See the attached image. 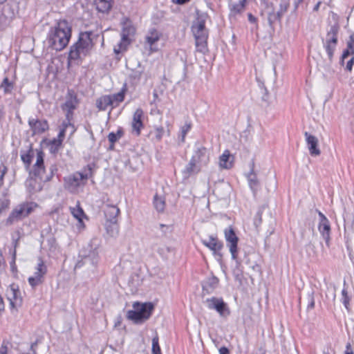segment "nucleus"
<instances>
[{
	"label": "nucleus",
	"mask_w": 354,
	"mask_h": 354,
	"mask_svg": "<svg viewBox=\"0 0 354 354\" xmlns=\"http://www.w3.org/2000/svg\"><path fill=\"white\" fill-rule=\"evenodd\" d=\"M210 281H211V284L214 286H216L218 283V279L215 277H212L210 279Z\"/></svg>",
	"instance_id": "54"
},
{
	"label": "nucleus",
	"mask_w": 354,
	"mask_h": 354,
	"mask_svg": "<svg viewBox=\"0 0 354 354\" xmlns=\"http://www.w3.org/2000/svg\"><path fill=\"white\" fill-rule=\"evenodd\" d=\"M33 182H36V179H34V180H33V179H30V180H29V183H30V185H31V183H33Z\"/></svg>",
	"instance_id": "61"
},
{
	"label": "nucleus",
	"mask_w": 354,
	"mask_h": 354,
	"mask_svg": "<svg viewBox=\"0 0 354 354\" xmlns=\"http://www.w3.org/2000/svg\"><path fill=\"white\" fill-rule=\"evenodd\" d=\"M224 187H225V189L226 190H227V191H228V190L230 189V187H229V186H228L227 185H224Z\"/></svg>",
	"instance_id": "62"
},
{
	"label": "nucleus",
	"mask_w": 354,
	"mask_h": 354,
	"mask_svg": "<svg viewBox=\"0 0 354 354\" xmlns=\"http://www.w3.org/2000/svg\"><path fill=\"white\" fill-rule=\"evenodd\" d=\"M164 129L162 127H158L155 129V137L158 141H160L163 136Z\"/></svg>",
	"instance_id": "43"
},
{
	"label": "nucleus",
	"mask_w": 354,
	"mask_h": 354,
	"mask_svg": "<svg viewBox=\"0 0 354 354\" xmlns=\"http://www.w3.org/2000/svg\"><path fill=\"white\" fill-rule=\"evenodd\" d=\"M98 37L93 31L81 32L77 41L71 47L69 59H82L88 55L94 46V39Z\"/></svg>",
	"instance_id": "2"
},
{
	"label": "nucleus",
	"mask_w": 354,
	"mask_h": 354,
	"mask_svg": "<svg viewBox=\"0 0 354 354\" xmlns=\"http://www.w3.org/2000/svg\"><path fill=\"white\" fill-rule=\"evenodd\" d=\"M192 30L195 37L197 50L205 53L207 50V41L208 38V32L205 28V16L201 15L196 19L192 26Z\"/></svg>",
	"instance_id": "4"
},
{
	"label": "nucleus",
	"mask_w": 354,
	"mask_h": 354,
	"mask_svg": "<svg viewBox=\"0 0 354 354\" xmlns=\"http://www.w3.org/2000/svg\"><path fill=\"white\" fill-rule=\"evenodd\" d=\"M144 116V112L141 109H137L133 115L131 127L133 133L136 136L140 134L141 129L143 127L142 118Z\"/></svg>",
	"instance_id": "19"
},
{
	"label": "nucleus",
	"mask_w": 354,
	"mask_h": 354,
	"mask_svg": "<svg viewBox=\"0 0 354 354\" xmlns=\"http://www.w3.org/2000/svg\"><path fill=\"white\" fill-rule=\"evenodd\" d=\"M234 157L229 150H225L218 158V165L222 169H230L233 167Z\"/></svg>",
	"instance_id": "20"
},
{
	"label": "nucleus",
	"mask_w": 354,
	"mask_h": 354,
	"mask_svg": "<svg viewBox=\"0 0 354 354\" xmlns=\"http://www.w3.org/2000/svg\"><path fill=\"white\" fill-rule=\"evenodd\" d=\"M354 64V56H353L346 63V68L348 71H351Z\"/></svg>",
	"instance_id": "45"
},
{
	"label": "nucleus",
	"mask_w": 354,
	"mask_h": 354,
	"mask_svg": "<svg viewBox=\"0 0 354 354\" xmlns=\"http://www.w3.org/2000/svg\"><path fill=\"white\" fill-rule=\"evenodd\" d=\"M342 295L343 304L345 306V307L346 308H348V304H349V297L348 296L347 291L346 290V289L342 290Z\"/></svg>",
	"instance_id": "44"
},
{
	"label": "nucleus",
	"mask_w": 354,
	"mask_h": 354,
	"mask_svg": "<svg viewBox=\"0 0 354 354\" xmlns=\"http://www.w3.org/2000/svg\"><path fill=\"white\" fill-rule=\"evenodd\" d=\"M28 124L33 135L41 134L48 129V124L45 120L31 118L28 120Z\"/></svg>",
	"instance_id": "18"
},
{
	"label": "nucleus",
	"mask_w": 354,
	"mask_h": 354,
	"mask_svg": "<svg viewBox=\"0 0 354 354\" xmlns=\"http://www.w3.org/2000/svg\"><path fill=\"white\" fill-rule=\"evenodd\" d=\"M198 169L196 168V162H195V159H191L190 162L188 163L187 167H185L184 170V174H185L186 176H190L194 172H197Z\"/></svg>",
	"instance_id": "35"
},
{
	"label": "nucleus",
	"mask_w": 354,
	"mask_h": 354,
	"mask_svg": "<svg viewBox=\"0 0 354 354\" xmlns=\"http://www.w3.org/2000/svg\"><path fill=\"white\" fill-rule=\"evenodd\" d=\"M297 3L299 4V3H301L304 0H297Z\"/></svg>",
	"instance_id": "63"
},
{
	"label": "nucleus",
	"mask_w": 354,
	"mask_h": 354,
	"mask_svg": "<svg viewBox=\"0 0 354 354\" xmlns=\"http://www.w3.org/2000/svg\"><path fill=\"white\" fill-rule=\"evenodd\" d=\"M314 306H315V301H314L313 298L312 297L310 303L308 304V308L312 309L314 308Z\"/></svg>",
	"instance_id": "59"
},
{
	"label": "nucleus",
	"mask_w": 354,
	"mask_h": 354,
	"mask_svg": "<svg viewBox=\"0 0 354 354\" xmlns=\"http://www.w3.org/2000/svg\"><path fill=\"white\" fill-rule=\"evenodd\" d=\"M47 272V267L43 259L39 257L38 263L35 268L34 275L28 278L30 285L34 288L43 283L44 277Z\"/></svg>",
	"instance_id": "9"
},
{
	"label": "nucleus",
	"mask_w": 354,
	"mask_h": 354,
	"mask_svg": "<svg viewBox=\"0 0 354 354\" xmlns=\"http://www.w3.org/2000/svg\"><path fill=\"white\" fill-rule=\"evenodd\" d=\"M136 29L132 25L128 23L125 24L122 31L121 41L118 46L114 48L115 53L119 54L127 49V47L131 41V37L134 35Z\"/></svg>",
	"instance_id": "7"
},
{
	"label": "nucleus",
	"mask_w": 354,
	"mask_h": 354,
	"mask_svg": "<svg viewBox=\"0 0 354 354\" xmlns=\"http://www.w3.org/2000/svg\"><path fill=\"white\" fill-rule=\"evenodd\" d=\"M190 129H191V124H189V123H187L181 127L180 134H181V141L183 142L185 141L186 134L190 130Z\"/></svg>",
	"instance_id": "42"
},
{
	"label": "nucleus",
	"mask_w": 354,
	"mask_h": 354,
	"mask_svg": "<svg viewBox=\"0 0 354 354\" xmlns=\"http://www.w3.org/2000/svg\"><path fill=\"white\" fill-rule=\"evenodd\" d=\"M153 97L155 99L158 98V93L156 92L153 93Z\"/></svg>",
	"instance_id": "60"
},
{
	"label": "nucleus",
	"mask_w": 354,
	"mask_h": 354,
	"mask_svg": "<svg viewBox=\"0 0 354 354\" xmlns=\"http://www.w3.org/2000/svg\"><path fill=\"white\" fill-rule=\"evenodd\" d=\"M203 243L213 251L214 254H216L223 248L222 243L218 241L216 238L212 236H210L208 240H203Z\"/></svg>",
	"instance_id": "25"
},
{
	"label": "nucleus",
	"mask_w": 354,
	"mask_h": 354,
	"mask_svg": "<svg viewBox=\"0 0 354 354\" xmlns=\"http://www.w3.org/2000/svg\"><path fill=\"white\" fill-rule=\"evenodd\" d=\"M66 121L63 122L62 124V128L60 130H64V137H65L66 132L67 131H69L70 135H73V133L76 131L75 126L71 123L72 119H66Z\"/></svg>",
	"instance_id": "33"
},
{
	"label": "nucleus",
	"mask_w": 354,
	"mask_h": 354,
	"mask_svg": "<svg viewBox=\"0 0 354 354\" xmlns=\"http://www.w3.org/2000/svg\"><path fill=\"white\" fill-rule=\"evenodd\" d=\"M153 310L154 305L151 302L136 301L133 304V310L127 312V318L136 324H140L149 319Z\"/></svg>",
	"instance_id": "3"
},
{
	"label": "nucleus",
	"mask_w": 354,
	"mask_h": 354,
	"mask_svg": "<svg viewBox=\"0 0 354 354\" xmlns=\"http://www.w3.org/2000/svg\"><path fill=\"white\" fill-rule=\"evenodd\" d=\"M37 205L32 202H25L17 205L10 214L7 221L12 223L28 216L37 207Z\"/></svg>",
	"instance_id": "5"
},
{
	"label": "nucleus",
	"mask_w": 354,
	"mask_h": 354,
	"mask_svg": "<svg viewBox=\"0 0 354 354\" xmlns=\"http://www.w3.org/2000/svg\"><path fill=\"white\" fill-rule=\"evenodd\" d=\"M225 238L227 243V246L229 247L230 252L232 254V258L234 260L237 259L238 257V241L239 238L236 235L234 229L232 227H230L225 230L224 231Z\"/></svg>",
	"instance_id": "10"
},
{
	"label": "nucleus",
	"mask_w": 354,
	"mask_h": 354,
	"mask_svg": "<svg viewBox=\"0 0 354 354\" xmlns=\"http://www.w3.org/2000/svg\"><path fill=\"white\" fill-rule=\"evenodd\" d=\"M7 171V168L4 165L0 166V174H2V176H4Z\"/></svg>",
	"instance_id": "56"
},
{
	"label": "nucleus",
	"mask_w": 354,
	"mask_h": 354,
	"mask_svg": "<svg viewBox=\"0 0 354 354\" xmlns=\"http://www.w3.org/2000/svg\"><path fill=\"white\" fill-rule=\"evenodd\" d=\"M8 295L12 308H16L17 306L21 305L22 299L20 296V292L15 289L14 286H10V290L8 291Z\"/></svg>",
	"instance_id": "23"
},
{
	"label": "nucleus",
	"mask_w": 354,
	"mask_h": 354,
	"mask_svg": "<svg viewBox=\"0 0 354 354\" xmlns=\"http://www.w3.org/2000/svg\"><path fill=\"white\" fill-rule=\"evenodd\" d=\"M318 214L320 217V223L328 221L327 218L321 212L318 211Z\"/></svg>",
	"instance_id": "48"
},
{
	"label": "nucleus",
	"mask_w": 354,
	"mask_h": 354,
	"mask_svg": "<svg viewBox=\"0 0 354 354\" xmlns=\"http://www.w3.org/2000/svg\"><path fill=\"white\" fill-rule=\"evenodd\" d=\"M106 231V233L110 236H116L119 233V226L116 223L111 222V221H106L105 224Z\"/></svg>",
	"instance_id": "32"
},
{
	"label": "nucleus",
	"mask_w": 354,
	"mask_h": 354,
	"mask_svg": "<svg viewBox=\"0 0 354 354\" xmlns=\"http://www.w3.org/2000/svg\"><path fill=\"white\" fill-rule=\"evenodd\" d=\"M122 136V133L118 131L117 133H115L113 132H111L108 136L109 141L111 143V148L113 147V145L114 143Z\"/></svg>",
	"instance_id": "40"
},
{
	"label": "nucleus",
	"mask_w": 354,
	"mask_h": 354,
	"mask_svg": "<svg viewBox=\"0 0 354 354\" xmlns=\"http://www.w3.org/2000/svg\"><path fill=\"white\" fill-rule=\"evenodd\" d=\"M113 0H94L96 9L101 12H108L113 6Z\"/></svg>",
	"instance_id": "27"
},
{
	"label": "nucleus",
	"mask_w": 354,
	"mask_h": 354,
	"mask_svg": "<svg viewBox=\"0 0 354 354\" xmlns=\"http://www.w3.org/2000/svg\"><path fill=\"white\" fill-rule=\"evenodd\" d=\"M321 3H322V2H321V1H318V2L317 3V4L314 6V8H313V10H314L315 12H317V11L319 10V6H320Z\"/></svg>",
	"instance_id": "58"
},
{
	"label": "nucleus",
	"mask_w": 354,
	"mask_h": 354,
	"mask_svg": "<svg viewBox=\"0 0 354 354\" xmlns=\"http://www.w3.org/2000/svg\"><path fill=\"white\" fill-rule=\"evenodd\" d=\"M263 8L261 11L262 15L267 16L269 24L272 26L275 22L280 21L278 11H275L272 3H269L267 0H261Z\"/></svg>",
	"instance_id": "14"
},
{
	"label": "nucleus",
	"mask_w": 354,
	"mask_h": 354,
	"mask_svg": "<svg viewBox=\"0 0 354 354\" xmlns=\"http://www.w3.org/2000/svg\"><path fill=\"white\" fill-rule=\"evenodd\" d=\"M319 232L322 234L324 239L326 241L327 245L329 243L330 241V226L329 224V221H326L323 223H319L318 227Z\"/></svg>",
	"instance_id": "28"
},
{
	"label": "nucleus",
	"mask_w": 354,
	"mask_h": 354,
	"mask_svg": "<svg viewBox=\"0 0 354 354\" xmlns=\"http://www.w3.org/2000/svg\"><path fill=\"white\" fill-rule=\"evenodd\" d=\"M44 153L41 150H37L36 152V161L33 165L32 173L33 174L39 178L40 180H48V177H44V174L45 171V167L44 164Z\"/></svg>",
	"instance_id": "12"
},
{
	"label": "nucleus",
	"mask_w": 354,
	"mask_h": 354,
	"mask_svg": "<svg viewBox=\"0 0 354 354\" xmlns=\"http://www.w3.org/2000/svg\"><path fill=\"white\" fill-rule=\"evenodd\" d=\"M248 180L249 185L253 190H257L259 186V180L257 174L254 172L253 169L251 170L248 176Z\"/></svg>",
	"instance_id": "34"
},
{
	"label": "nucleus",
	"mask_w": 354,
	"mask_h": 354,
	"mask_svg": "<svg viewBox=\"0 0 354 354\" xmlns=\"http://www.w3.org/2000/svg\"><path fill=\"white\" fill-rule=\"evenodd\" d=\"M219 353L220 354H229V350L226 347L223 346V347L220 348Z\"/></svg>",
	"instance_id": "52"
},
{
	"label": "nucleus",
	"mask_w": 354,
	"mask_h": 354,
	"mask_svg": "<svg viewBox=\"0 0 354 354\" xmlns=\"http://www.w3.org/2000/svg\"><path fill=\"white\" fill-rule=\"evenodd\" d=\"M248 20L251 23H255L257 21V19L255 17H254L251 13H248Z\"/></svg>",
	"instance_id": "53"
},
{
	"label": "nucleus",
	"mask_w": 354,
	"mask_h": 354,
	"mask_svg": "<svg viewBox=\"0 0 354 354\" xmlns=\"http://www.w3.org/2000/svg\"><path fill=\"white\" fill-rule=\"evenodd\" d=\"M70 212L75 218L77 220V227L80 231L84 230L85 224L83 221L84 218H87L84 210L77 202L75 207H70Z\"/></svg>",
	"instance_id": "17"
},
{
	"label": "nucleus",
	"mask_w": 354,
	"mask_h": 354,
	"mask_svg": "<svg viewBox=\"0 0 354 354\" xmlns=\"http://www.w3.org/2000/svg\"><path fill=\"white\" fill-rule=\"evenodd\" d=\"M246 0H230V10L231 16L241 14L245 7Z\"/></svg>",
	"instance_id": "22"
},
{
	"label": "nucleus",
	"mask_w": 354,
	"mask_h": 354,
	"mask_svg": "<svg viewBox=\"0 0 354 354\" xmlns=\"http://www.w3.org/2000/svg\"><path fill=\"white\" fill-rule=\"evenodd\" d=\"M6 1V0H0V3H3Z\"/></svg>",
	"instance_id": "64"
},
{
	"label": "nucleus",
	"mask_w": 354,
	"mask_h": 354,
	"mask_svg": "<svg viewBox=\"0 0 354 354\" xmlns=\"http://www.w3.org/2000/svg\"><path fill=\"white\" fill-rule=\"evenodd\" d=\"M192 159H195V162L201 165H206L209 162V156L207 151L205 147L199 148L195 155L192 157Z\"/></svg>",
	"instance_id": "24"
},
{
	"label": "nucleus",
	"mask_w": 354,
	"mask_h": 354,
	"mask_svg": "<svg viewBox=\"0 0 354 354\" xmlns=\"http://www.w3.org/2000/svg\"><path fill=\"white\" fill-rule=\"evenodd\" d=\"M113 105L117 106L119 103L122 102L124 99V90H122L118 93L109 95Z\"/></svg>",
	"instance_id": "36"
},
{
	"label": "nucleus",
	"mask_w": 354,
	"mask_h": 354,
	"mask_svg": "<svg viewBox=\"0 0 354 354\" xmlns=\"http://www.w3.org/2000/svg\"><path fill=\"white\" fill-rule=\"evenodd\" d=\"M4 310V303L3 298L0 296V313Z\"/></svg>",
	"instance_id": "57"
},
{
	"label": "nucleus",
	"mask_w": 354,
	"mask_h": 354,
	"mask_svg": "<svg viewBox=\"0 0 354 354\" xmlns=\"http://www.w3.org/2000/svg\"><path fill=\"white\" fill-rule=\"evenodd\" d=\"M152 354H162L160 347L158 343V337L156 336L152 339Z\"/></svg>",
	"instance_id": "38"
},
{
	"label": "nucleus",
	"mask_w": 354,
	"mask_h": 354,
	"mask_svg": "<svg viewBox=\"0 0 354 354\" xmlns=\"http://www.w3.org/2000/svg\"><path fill=\"white\" fill-rule=\"evenodd\" d=\"M190 0H172V2L175 4L182 5L189 2Z\"/></svg>",
	"instance_id": "49"
},
{
	"label": "nucleus",
	"mask_w": 354,
	"mask_h": 354,
	"mask_svg": "<svg viewBox=\"0 0 354 354\" xmlns=\"http://www.w3.org/2000/svg\"><path fill=\"white\" fill-rule=\"evenodd\" d=\"M88 179V175L76 172L65 178V187L70 192H74L77 187L84 185Z\"/></svg>",
	"instance_id": "8"
},
{
	"label": "nucleus",
	"mask_w": 354,
	"mask_h": 354,
	"mask_svg": "<svg viewBox=\"0 0 354 354\" xmlns=\"http://www.w3.org/2000/svg\"><path fill=\"white\" fill-rule=\"evenodd\" d=\"M160 35V33L155 29H153L148 32L145 39L146 43L150 46L151 49H152L153 46L159 41Z\"/></svg>",
	"instance_id": "29"
},
{
	"label": "nucleus",
	"mask_w": 354,
	"mask_h": 354,
	"mask_svg": "<svg viewBox=\"0 0 354 354\" xmlns=\"http://www.w3.org/2000/svg\"><path fill=\"white\" fill-rule=\"evenodd\" d=\"M1 87L3 88L5 93H10L12 91L13 86L12 83L9 82L8 77H6L1 83Z\"/></svg>",
	"instance_id": "41"
},
{
	"label": "nucleus",
	"mask_w": 354,
	"mask_h": 354,
	"mask_svg": "<svg viewBox=\"0 0 354 354\" xmlns=\"http://www.w3.org/2000/svg\"><path fill=\"white\" fill-rule=\"evenodd\" d=\"M104 216L106 221L116 223L118 216L120 214V209L114 205H106L104 209Z\"/></svg>",
	"instance_id": "21"
},
{
	"label": "nucleus",
	"mask_w": 354,
	"mask_h": 354,
	"mask_svg": "<svg viewBox=\"0 0 354 354\" xmlns=\"http://www.w3.org/2000/svg\"><path fill=\"white\" fill-rule=\"evenodd\" d=\"M64 139V130H60L57 138H54L49 143L50 151L54 153H57L62 146Z\"/></svg>",
	"instance_id": "26"
},
{
	"label": "nucleus",
	"mask_w": 354,
	"mask_h": 354,
	"mask_svg": "<svg viewBox=\"0 0 354 354\" xmlns=\"http://www.w3.org/2000/svg\"><path fill=\"white\" fill-rule=\"evenodd\" d=\"M71 37V27L66 20H60L48 35L50 46L55 50H63Z\"/></svg>",
	"instance_id": "1"
},
{
	"label": "nucleus",
	"mask_w": 354,
	"mask_h": 354,
	"mask_svg": "<svg viewBox=\"0 0 354 354\" xmlns=\"http://www.w3.org/2000/svg\"><path fill=\"white\" fill-rule=\"evenodd\" d=\"M34 156V151L30 149L26 153L21 154V158L24 163L26 165L27 169L30 167L32 158Z\"/></svg>",
	"instance_id": "37"
},
{
	"label": "nucleus",
	"mask_w": 354,
	"mask_h": 354,
	"mask_svg": "<svg viewBox=\"0 0 354 354\" xmlns=\"http://www.w3.org/2000/svg\"><path fill=\"white\" fill-rule=\"evenodd\" d=\"M347 45H351L354 48V33L352 34L349 37V41L347 42Z\"/></svg>",
	"instance_id": "50"
},
{
	"label": "nucleus",
	"mask_w": 354,
	"mask_h": 354,
	"mask_svg": "<svg viewBox=\"0 0 354 354\" xmlns=\"http://www.w3.org/2000/svg\"><path fill=\"white\" fill-rule=\"evenodd\" d=\"M9 205V201L8 200H3L0 202V209H6Z\"/></svg>",
	"instance_id": "47"
},
{
	"label": "nucleus",
	"mask_w": 354,
	"mask_h": 354,
	"mask_svg": "<svg viewBox=\"0 0 354 354\" xmlns=\"http://www.w3.org/2000/svg\"><path fill=\"white\" fill-rule=\"evenodd\" d=\"M110 95H104L96 101V106L100 111H104L109 106L113 105Z\"/></svg>",
	"instance_id": "30"
},
{
	"label": "nucleus",
	"mask_w": 354,
	"mask_h": 354,
	"mask_svg": "<svg viewBox=\"0 0 354 354\" xmlns=\"http://www.w3.org/2000/svg\"><path fill=\"white\" fill-rule=\"evenodd\" d=\"M153 206L158 212H163L165 209V199L162 196H159L157 194L153 197Z\"/></svg>",
	"instance_id": "31"
},
{
	"label": "nucleus",
	"mask_w": 354,
	"mask_h": 354,
	"mask_svg": "<svg viewBox=\"0 0 354 354\" xmlns=\"http://www.w3.org/2000/svg\"><path fill=\"white\" fill-rule=\"evenodd\" d=\"M205 303L209 309L216 310L221 316H225L230 314L227 304L221 298L212 297L207 299Z\"/></svg>",
	"instance_id": "13"
},
{
	"label": "nucleus",
	"mask_w": 354,
	"mask_h": 354,
	"mask_svg": "<svg viewBox=\"0 0 354 354\" xmlns=\"http://www.w3.org/2000/svg\"><path fill=\"white\" fill-rule=\"evenodd\" d=\"M101 245V239L99 237L92 238L87 246L84 248V256L94 260L98 257Z\"/></svg>",
	"instance_id": "15"
},
{
	"label": "nucleus",
	"mask_w": 354,
	"mask_h": 354,
	"mask_svg": "<svg viewBox=\"0 0 354 354\" xmlns=\"http://www.w3.org/2000/svg\"><path fill=\"white\" fill-rule=\"evenodd\" d=\"M0 354H8V348L6 346L2 345L0 347Z\"/></svg>",
	"instance_id": "51"
},
{
	"label": "nucleus",
	"mask_w": 354,
	"mask_h": 354,
	"mask_svg": "<svg viewBox=\"0 0 354 354\" xmlns=\"http://www.w3.org/2000/svg\"><path fill=\"white\" fill-rule=\"evenodd\" d=\"M289 7V2L288 0H282L280 3V8L279 9L278 13L279 14V19H281L283 15L287 11Z\"/></svg>",
	"instance_id": "39"
},
{
	"label": "nucleus",
	"mask_w": 354,
	"mask_h": 354,
	"mask_svg": "<svg viewBox=\"0 0 354 354\" xmlns=\"http://www.w3.org/2000/svg\"><path fill=\"white\" fill-rule=\"evenodd\" d=\"M304 136L310 156H319L321 154V150L319 148L318 138L308 132H305Z\"/></svg>",
	"instance_id": "16"
},
{
	"label": "nucleus",
	"mask_w": 354,
	"mask_h": 354,
	"mask_svg": "<svg viewBox=\"0 0 354 354\" xmlns=\"http://www.w3.org/2000/svg\"><path fill=\"white\" fill-rule=\"evenodd\" d=\"M78 101L76 95L71 91H68L65 102L62 104L61 108L66 113V119H73V112L77 108Z\"/></svg>",
	"instance_id": "11"
},
{
	"label": "nucleus",
	"mask_w": 354,
	"mask_h": 354,
	"mask_svg": "<svg viewBox=\"0 0 354 354\" xmlns=\"http://www.w3.org/2000/svg\"><path fill=\"white\" fill-rule=\"evenodd\" d=\"M349 55H351L350 54L349 51H348L346 49H345L343 51V53L342 55V58H341L342 64H344V62L345 59H346Z\"/></svg>",
	"instance_id": "46"
},
{
	"label": "nucleus",
	"mask_w": 354,
	"mask_h": 354,
	"mask_svg": "<svg viewBox=\"0 0 354 354\" xmlns=\"http://www.w3.org/2000/svg\"><path fill=\"white\" fill-rule=\"evenodd\" d=\"M339 30L338 24L331 25L324 39H323L324 47L328 54L330 60H332L334 51L337 44V34Z\"/></svg>",
	"instance_id": "6"
},
{
	"label": "nucleus",
	"mask_w": 354,
	"mask_h": 354,
	"mask_svg": "<svg viewBox=\"0 0 354 354\" xmlns=\"http://www.w3.org/2000/svg\"><path fill=\"white\" fill-rule=\"evenodd\" d=\"M346 50L349 51L350 54L353 56H354V48H353L351 45H347Z\"/></svg>",
	"instance_id": "55"
}]
</instances>
